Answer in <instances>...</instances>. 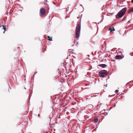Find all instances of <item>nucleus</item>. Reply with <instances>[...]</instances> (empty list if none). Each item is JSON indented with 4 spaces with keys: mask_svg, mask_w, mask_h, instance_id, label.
Wrapping results in <instances>:
<instances>
[{
    "mask_svg": "<svg viewBox=\"0 0 133 133\" xmlns=\"http://www.w3.org/2000/svg\"><path fill=\"white\" fill-rule=\"evenodd\" d=\"M94 130H92V131L93 132H94Z\"/></svg>",
    "mask_w": 133,
    "mask_h": 133,
    "instance_id": "412c9836",
    "label": "nucleus"
},
{
    "mask_svg": "<svg viewBox=\"0 0 133 133\" xmlns=\"http://www.w3.org/2000/svg\"><path fill=\"white\" fill-rule=\"evenodd\" d=\"M68 50L69 51H71L73 50H72L71 49H69Z\"/></svg>",
    "mask_w": 133,
    "mask_h": 133,
    "instance_id": "dca6fc26",
    "label": "nucleus"
},
{
    "mask_svg": "<svg viewBox=\"0 0 133 133\" xmlns=\"http://www.w3.org/2000/svg\"><path fill=\"white\" fill-rule=\"evenodd\" d=\"M131 12H133V7L131 8Z\"/></svg>",
    "mask_w": 133,
    "mask_h": 133,
    "instance_id": "2eb2a0df",
    "label": "nucleus"
},
{
    "mask_svg": "<svg viewBox=\"0 0 133 133\" xmlns=\"http://www.w3.org/2000/svg\"><path fill=\"white\" fill-rule=\"evenodd\" d=\"M98 94V93H94L93 94V96L94 97H95L96 96V94Z\"/></svg>",
    "mask_w": 133,
    "mask_h": 133,
    "instance_id": "9d476101",
    "label": "nucleus"
},
{
    "mask_svg": "<svg viewBox=\"0 0 133 133\" xmlns=\"http://www.w3.org/2000/svg\"><path fill=\"white\" fill-rule=\"evenodd\" d=\"M98 66L103 68H104L107 66V65L105 64H99Z\"/></svg>",
    "mask_w": 133,
    "mask_h": 133,
    "instance_id": "423d86ee",
    "label": "nucleus"
},
{
    "mask_svg": "<svg viewBox=\"0 0 133 133\" xmlns=\"http://www.w3.org/2000/svg\"><path fill=\"white\" fill-rule=\"evenodd\" d=\"M78 43V42H76V41L75 40H74V44L72 45H71L72 46H73L75 45H76V44H77Z\"/></svg>",
    "mask_w": 133,
    "mask_h": 133,
    "instance_id": "0eeeda50",
    "label": "nucleus"
},
{
    "mask_svg": "<svg viewBox=\"0 0 133 133\" xmlns=\"http://www.w3.org/2000/svg\"><path fill=\"white\" fill-rule=\"evenodd\" d=\"M119 91L118 90H116L115 91V92L116 94H118V92Z\"/></svg>",
    "mask_w": 133,
    "mask_h": 133,
    "instance_id": "ddd939ff",
    "label": "nucleus"
},
{
    "mask_svg": "<svg viewBox=\"0 0 133 133\" xmlns=\"http://www.w3.org/2000/svg\"><path fill=\"white\" fill-rule=\"evenodd\" d=\"M3 29H4V31L3 32V33H4V32L6 31V28L5 27V26L4 25L3 26Z\"/></svg>",
    "mask_w": 133,
    "mask_h": 133,
    "instance_id": "6e6552de",
    "label": "nucleus"
},
{
    "mask_svg": "<svg viewBox=\"0 0 133 133\" xmlns=\"http://www.w3.org/2000/svg\"><path fill=\"white\" fill-rule=\"evenodd\" d=\"M99 74V76L102 77H104L105 76L107 75V73L106 72L102 71H100Z\"/></svg>",
    "mask_w": 133,
    "mask_h": 133,
    "instance_id": "7ed1b4c3",
    "label": "nucleus"
},
{
    "mask_svg": "<svg viewBox=\"0 0 133 133\" xmlns=\"http://www.w3.org/2000/svg\"><path fill=\"white\" fill-rule=\"evenodd\" d=\"M81 28V24L79 22H78L76 30L75 37L78 39L80 36Z\"/></svg>",
    "mask_w": 133,
    "mask_h": 133,
    "instance_id": "f257e3e1",
    "label": "nucleus"
},
{
    "mask_svg": "<svg viewBox=\"0 0 133 133\" xmlns=\"http://www.w3.org/2000/svg\"><path fill=\"white\" fill-rule=\"evenodd\" d=\"M128 22H129V23H130V22L129 21Z\"/></svg>",
    "mask_w": 133,
    "mask_h": 133,
    "instance_id": "aec40b11",
    "label": "nucleus"
},
{
    "mask_svg": "<svg viewBox=\"0 0 133 133\" xmlns=\"http://www.w3.org/2000/svg\"><path fill=\"white\" fill-rule=\"evenodd\" d=\"M94 121L95 122H97L98 121V118H95L94 119Z\"/></svg>",
    "mask_w": 133,
    "mask_h": 133,
    "instance_id": "1a4fd4ad",
    "label": "nucleus"
},
{
    "mask_svg": "<svg viewBox=\"0 0 133 133\" xmlns=\"http://www.w3.org/2000/svg\"><path fill=\"white\" fill-rule=\"evenodd\" d=\"M130 55L131 56H133V52H132V53H130Z\"/></svg>",
    "mask_w": 133,
    "mask_h": 133,
    "instance_id": "4468645a",
    "label": "nucleus"
},
{
    "mask_svg": "<svg viewBox=\"0 0 133 133\" xmlns=\"http://www.w3.org/2000/svg\"><path fill=\"white\" fill-rule=\"evenodd\" d=\"M108 30L109 31H110V32H111L112 31V28H110Z\"/></svg>",
    "mask_w": 133,
    "mask_h": 133,
    "instance_id": "f8f14e48",
    "label": "nucleus"
},
{
    "mask_svg": "<svg viewBox=\"0 0 133 133\" xmlns=\"http://www.w3.org/2000/svg\"><path fill=\"white\" fill-rule=\"evenodd\" d=\"M38 116H39V114H38Z\"/></svg>",
    "mask_w": 133,
    "mask_h": 133,
    "instance_id": "6ab92c4d",
    "label": "nucleus"
},
{
    "mask_svg": "<svg viewBox=\"0 0 133 133\" xmlns=\"http://www.w3.org/2000/svg\"><path fill=\"white\" fill-rule=\"evenodd\" d=\"M112 31H115V29L114 28H112Z\"/></svg>",
    "mask_w": 133,
    "mask_h": 133,
    "instance_id": "f3484780",
    "label": "nucleus"
},
{
    "mask_svg": "<svg viewBox=\"0 0 133 133\" xmlns=\"http://www.w3.org/2000/svg\"><path fill=\"white\" fill-rule=\"evenodd\" d=\"M48 40H50V41H51L52 40V39L51 38H50L49 36H48Z\"/></svg>",
    "mask_w": 133,
    "mask_h": 133,
    "instance_id": "9b49d317",
    "label": "nucleus"
},
{
    "mask_svg": "<svg viewBox=\"0 0 133 133\" xmlns=\"http://www.w3.org/2000/svg\"><path fill=\"white\" fill-rule=\"evenodd\" d=\"M91 97H93V96H91Z\"/></svg>",
    "mask_w": 133,
    "mask_h": 133,
    "instance_id": "4be33fe9",
    "label": "nucleus"
},
{
    "mask_svg": "<svg viewBox=\"0 0 133 133\" xmlns=\"http://www.w3.org/2000/svg\"><path fill=\"white\" fill-rule=\"evenodd\" d=\"M131 2L132 3H133V0H131Z\"/></svg>",
    "mask_w": 133,
    "mask_h": 133,
    "instance_id": "a211bd4d",
    "label": "nucleus"
},
{
    "mask_svg": "<svg viewBox=\"0 0 133 133\" xmlns=\"http://www.w3.org/2000/svg\"><path fill=\"white\" fill-rule=\"evenodd\" d=\"M122 58V56L119 55H117L115 56V58L117 59H121Z\"/></svg>",
    "mask_w": 133,
    "mask_h": 133,
    "instance_id": "39448f33",
    "label": "nucleus"
},
{
    "mask_svg": "<svg viewBox=\"0 0 133 133\" xmlns=\"http://www.w3.org/2000/svg\"><path fill=\"white\" fill-rule=\"evenodd\" d=\"M127 10L126 8H124L120 11L117 14V15L119 17H122L125 14Z\"/></svg>",
    "mask_w": 133,
    "mask_h": 133,
    "instance_id": "f03ea898",
    "label": "nucleus"
},
{
    "mask_svg": "<svg viewBox=\"0 0 133 133\" xmlns=\"http://www.w3.org/2000/svg\"><path fill=\"white\" fill-rule=\"evenodd\" d=\"M40 12L41 14L42 15H43L44 14L45 12V10L43 8H41L40 10Z\"/></svg>",
    "mask_w": 133,
    "mask_h": 133,
    "instance_id": "20e7f679",
    "label": "nucleus"
}]
</instances>
